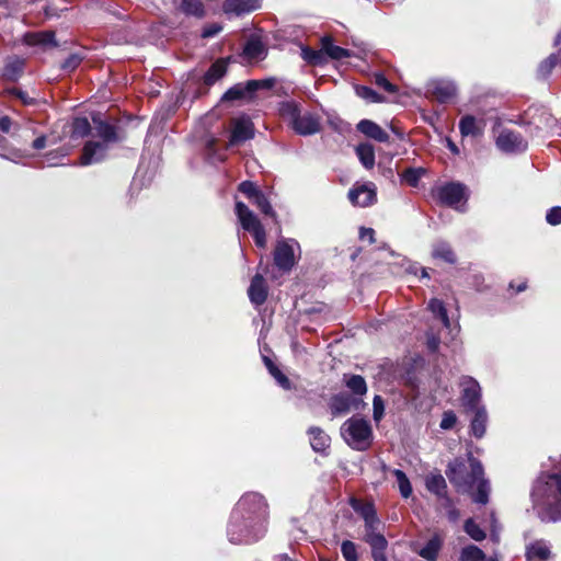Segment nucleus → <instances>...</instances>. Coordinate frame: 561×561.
<instances>
[{"mask_svg":"<svg viewBox=\"0 0 561 561\" xmlns=\"http://www.w3.org/2000/svg\"><path fill=\"white\" fill-rule=\"evenodd\" d=\"M268 505L259 493L244 494L233 508L228 524V538L234 545H250L265 536Z\"/></svg>","mask_w":561,"mask_h":561,"instance_id":"1","label":"nucleus"},{"mask_svg":"<svg viewBox=\"0 0 561 561\" xmlns=\"http://www.w3.org/2000/svg\"><path fill=\"white\" fill-rule=\"evenodd\" d=\"M445 473L457 492L469 494L474 503H489L490 482L484 477L482 462L472 451H467L466 457H456L448 463Z\"/></svg>","mask_w":561,"mask_h":561,"instance_id":"2","label":"nucleus"},{"mask_svg":"<svg viewBox=\"0 0 561 561\" xmlns=\"http://www.w3.org/2000/svg\"><path fill=\"white\" fill-rule=\"evenodd\" d=\"M94 137L101 140H89L83 145L80 156L81 165H90L105 160L111 144H117L125 140V135L119 133V128L106 121L100 115H93Z\"/></svg>","mask_w":561,"mask_h":561,"instance_id":"3","label":"nucleus"},{"mask_svg":"<svg viewBox=\"0 0 561 561\" xmlns=\"http://www.w3.org/2000/svg\"><path fill=\"white\" fill-rule=\"evenodd\" d=\"M531 499L535 506L541 507V520H561V473L548 474L545 481L538 480L533 488Z\"/></svg>","mask_w":561,"mask_h":561,"instance_id":"4","label":"nucleus"},{"mask_svg":"<svg viewBox=\"0 0 561 561\" xmlns=\"http://www.w3.org/2000/svg\"><path fill=\"white\" fill-rule=\"evenodd\" d=\"M278 113L288 127L299 136H311L321 130L320 116L312 112H302L301 104L297 101L280 102Z\"/></svg>","mask_w":561,"mask_h":561,"instance_id":"5","label":"nucleus"},{"mask_svg":"<svg viewBox=\"0 0 561 561\" xmlns=\"http://www.w3.org/2000/svg\"><path fill=\"white\" fill-rule=\"evenodd\" d=\"M341 435L354 450L366 451L373 444V428L363 417H350L341 426Z\"/></svg>","mask_w":561,"mask_h":561,"instance_id":"6","label":"nucleus"},{"mask_svg":"<svg viewBox=\"0 0 561 561\" xmlns=\"http://www.w3.org/2000/svg\"><path fill=\"white\" fill-rule=\"evenodd\" d=\"M234 211L240 221L241 227L250 232L254 239V243L257 248L266 247V232L259 220L250 208L240 201L236 202Z\"/></svg>","mask_w":561,"mask_h":561,"instance_id":"7","label":"nucleus"},{"mask_svg":"<svg viewBox=\"0 0 561 561\" xmlns=\"http://www.w3.org/2000/svg\"><path fill=\"white\" fill-rule=\"evenodd\" d=\"M434 197L438 204L456 208L469 198L468 188L460 182H448L436 188Z\"/></svg>","mask_w":561,"mask_h":561,"instance_id":"8","label":"nucleus"},{"mask_svg":"<svg viewBox=\"0 0 561 561\" xmlns=\"http://www.w3.org/2000/svg\"><path fill=\"white\" fill-rule=\"evenodd\" d=\"M273 260L279 271L284 273L291 271L296 264L293 247L285 240L277 241L273 252Z\"/></svg>","mask_w":561,"mask_h":561,"instance_id":"9","label":"nucleus"},{"mask_svg":"<svg viewBox=\"0 0 561 561\" xmlns=\"http://www.w3.org/2000/svg\"><path fill=\"white\" fill-rule=\"evenodd\" d=\"M460 401L463 409L469 412L477 409L484 408L480 405L481 400V388L478 381L469 377L463 383Z\"/></svg>","mask_w":561,"mask_h":561,"instance_id":"10","label":"nucleus"},{"mask_svg":"<svg viewBox=\"0 0 561 561\" xmlns=\"http://www.w3.org/2000/svg\"><path fill=\"white\" fill-rule=\"evenodd\" d=\"M261 7L262 0H224L221 10L228 16H241L254 12Z\"/></svg>","mask_w":561,"mask_h":561,"instance_id":"11","label":"nucleus"},{"mask_svg":"<svg viewBox=\"0 0 561 561\" xmlns=\"http://www.w3.org/2000/svg\"><path fill=\"white\" fill-rule=\"evenodd\" d=\"M228 70V62L224 58H218L210 65L208 70L203 76V84L206 89L199 88L196 91L195 98H201L203 94L208 92V88L214 85L218 80L226 76Z\"/></svg>","mask_w":561,"mask_h":561,"instance_id":"12","label":"nucleus"},{"mask_svg":"<svg viewBox=\"0 0 561 561\" xmlns=\"http://www.w3.org/2000/svg\"><path fill=\"white\" fill-rule=\"evenodd\" d=\"M25 65L26 60L20 56L7 57L1 70V79L7 82H16L24 75Z\"/></svg>","mask_w":561,"mask_h":561,"instance_id":"13","label":"nucleus"},{"mask_svg":"<svg viewBox=\"0 0 561 561\" xmlns=\"http://www.w3.org/2000/svg\"><path fill=\"white\" fill-rule=\"evenodd\" d=\"M348 199L354 206L368 207L377 202V193L375 188L362 184L348 191Z\"/></svg>","mask_w":561,"mask_h":561,"instance_id":"14","label":"nucleus"},{"mask_svg":"<svg viewBox=\"0 0 561 561\" xmlns=\"http://www.w3.org/2000/svg\"><path fill=\"white\" fill-rule=\"evenodd\" d=\"M248 296L250 301L256 307L262 306L266 301L268 296V287L263 275L255 274L252 277L248 288Z\"/></svg>","mask_w":561,"mask_h":561,"instance_id":"15","label":"nucleus"},{"mask_svg":"<svg viewBox=\"0 0 561 561\" xmlns=\"http://www.w3.org/2000/svg\"><path fill=\"white\" fill-rule=\"evenodd\" d=\"M497 147L505 152L519 150L524 145L523 136L514 130L504 129L496 139Z\"/></svg>","mask_w":561,"mask_h":561,"instance_id":"16","label":"nucleus"},{"mask_svg":"<svg viewBox=\"0 0 561 561\" xmlns=\"http://www.w3.org/2000/svg\"><path fill=\"white\" fill-rule=\"evenodd\" d=\"M357 400L353 399L348 393L341 392L333 394L329 401V409L333 417L346 414L351 411L352 405L356 404Z\"/></svg>","mask_w":561,"mask_h":561,"instance_id":"17","label":"nucleus"},{"mask_svg":"<svg viewBox=\"0 0 561 561\" xmlns=\"http://www.w3.org/2000/svg\"><path fill=\"white\" fill-rule=\"evenodd\" d=\"M432 257L455 265L458 261L453 245L445 240H438L432 245Z\"/></svg>","mask_w":561,"mask_h":561,"instance_id":"18","label":"nucleus"},{"mask_svg":"<svg viewBox=\"0 0 561 561\" xmlns=\"http://www.w3.org/2000/svg\"><path fill=\"white\" fill-rule=\"evenodd\" d=\"M431 95L439 103H447L457 95V88L451 82L437 81L428 90Z\"/></svg>","mask_w":561,"mask_h":561,"instance_id":"19","label":"nucleus"},{"mask_svg":"<svg viewBox=\"0 0 561 561\" xmlns=\"http://www.w3.org/2000/svg\"><path fill=\"white\" fill-rule=\"evenodd\" d=\"M357 130L368 138L379 142H388L389 135L377 123L370 119H362L356 126Z\"/></svg>","mask_w":561,"mask_h":561,"instance_id":"20","label":"nucleus"},{"mask_svg":"<svg viewBox=\"0 0 561 561\" xmlns=\"http://www.w3.org/2000/svg\"><path fill=\"white\" fill-rule=\"evenodd\" d=\"M245 88H248V81L239 82L230 87L220 98V103H230L236 101H253L254 99L252 96L251 91H249Z\"/></svg>","mask_w":561,"mask_h":561,"instance_id":"21","label":"nucleus"},{"mask_svg":"<svg viewBox=\"0 0 561 561\" xmlns=\"http://www.w3.org/2000/svg\"><path fill=\"white\" fill-rule=\"evenodd\" d=\"M24 43L28 46H58L54 31L28 32L24 35Z\"/></svg>","mask_w":561,"mask_h":561,"instance_id":"22","label":"nucleus"},{"mask_svg":"<svg viewBox=\"0 0 561 561\" xmlns=\"http://www.w3.org/2000/svg\"><path fill=\"white\" fill-rule=\"evenodd\" d=\"M308 435L310 445L316 453L324 454L330 448L331 438L321 427H309Z\"/></svg>","mask_w":561,"mask_h":561,"instance_id":"23","label":"nucleus"},{"mask_svg":"<svg viewBox=\"0 0 561 561\" xmlns=\"http://www.w3.org/2000/svg\"><path fill=\"white\" fill-rule=\"evenodd\" d=\"M180 12L187 16L203 19L206 15L205 4L202 0H174Z\"/></svg>","mask_w":561,"mask_h":561,"instance_id":"24","label":"nucleus"},{"mask_svg":"<svg viewBox=\"0 0 561 561\" xmlns=\"http://www.w3.org/2000/svg\"><path fill=\"white\" fill-rule=\"evenodd\" d=\"M558 65H561V49L540 61L536 69V78L542 81L547 80Z\"/></svg>","mask_w":561,"mask_h":561,"instance_id":"25","label":"nucleus"},{"mask_svg":"<svg viewBox=\"0 0 561 561\" xmlns=\"http://www.w3.org/2000/svg\"><path fill=\"white\" fill-rule=\"evenodd\" d=\"M473 417L470 422V433L478 439L482 438L486 431L488 413L485 408L471 411Z\"/></svg>","mask_w":561,"mask_h":561,"instance_id":"26","label":"nucleus"},{"mask_svg":"<svg viewBox=\"0 0 561 561\" xmlns=\"http://www.w3.org/2000/svg\"><path fill=\"white\" fill-rule=\"evenodd\" d=\"M321 46L323 48L324 56L333 60H342L351 57V51L346 48L333 44L331 36H324L321 39Z\"/></svg>","mask_w":561,"mask_h":561,"instance_id":"27","label":"nucleus"},{"mask_svg":"<svg viewBox=\"0 0 561 561\" xmlns=\"http://www.w3.org/2000/svg\"><path fill=\"white\" fill-rule=\"evenodd\" d=\"M253 124L250 121H238L231 131L230 142H243L253 138Z\"/></svg>","mask_w":561,"mask_h":561,"instance_id":"28","label":"nucleus"},{"mask_svg":"<svg viewBox=\"0 0 561 561\" xmlns=\"http://www.w3.org/2000/svg\"><path fill=\"white\" fill-rule=\"evenodd\" d=\"M263 362L271 376H273V378L283 389H293V382L290 381V379L278 368V366L268 356H263Z\"/></svg>","mask_w":561,"mask_h":561,"instance_id":"29","label":"nucleus"},{"mask_svg":"<svg viewBox=\"0 0 561 561\" xmlns=\"http://www.w3.org/2000/svg\"><path fill=\"white\" fill-rule=\"evenodd\" d=\"M442 546L443 540L438 535H434L419 551V556L427 561H436Z\"/></svg>","mask_w":561,"mask_h":561,"instance_id":"30","label":"nucleus"},{"mask_svg":"<svg viewBox=\"0 0 561 561\" xmlns=\"http://www.w3.org/2000/svg\"><path fill=\"white\" fill-rule=\"evenodd\" d=\"M425 485L431 493L437 495L438 497L447 496V483L440 473L427 477L425 480Z\"/></svg>","mask_w":561,"mask_h":561,"instance_id":"31","label":"nucleus"},{"mask_svg":"<svg viewBox=\"0 0 561 561\" xmlns=\"http://www.w3.org/2000/svg\"><path fill=\"white\" fill-rule=\"evenodd\" d=\"M355 151L363 167L367 170H371L375 165L374 146L368 142L359 144Z\"/></svg>","mask_w":561,"mask_h":561,"instance_id":"32","label":"nucleus"},{"mask_svg":"<svg viewBox=\"0 0 561 561\" xmlns=\"http://www.w3.org/2000/svg\"><path fill=\"white\" fill-rule=\"evenodd\" d=\"M92 127L84 116H77L71 122L70 137L72 139L84 138L91 134Z\"/></svg>","mask_w":561,"mask_h":561,"instance_id":"33","label":"nucleus"},{"mask_svg":"<svg viewBox=\"0 0 561 561\" xmlns=\"http://www.w3.org/2000/svg\"><path fill=\"white\" fill-rule=\"evenodd\" d=\"M525 556L527 561H531L534 559L546 561L551 557V551L542 541H535L527 547Z\"/></svg>","mask_w":561,"mask_h":561,"instance_id":"34","label":"nucleus"},{"mask_svg":"<svg viewBox=\"0 0 561 561\" xmlns=\"http://www.w3.org/2000/svg\"><path fill=\"white\" fill-rule=\"evenodd\" d=\"M302 59L310 66L318 67L327 64V57L324 56L323 48L317 50L309 46L301 48Z\"/></svg>","mask_w":561,"mask_h":561,"instance_id":"35","label":"nucleus"},{"mask_svg":"<svg viewBox=\"0 0 561 561\" xmlns=\"http://www.w3.org/2000/svg\"><path fill=\"white\" fill-rule=\"evenodd\" d=\"M364 540L370 546L371 554L386 552L387 550L388 541L386 537L380 533L369 531V534H365Z\"/></svg>","mask_w":561,"mask_h":561,"instance_id":"36","label":"nucleus"},{"mask_svg":"<svg viewBox=\"0 0 561 561\" xmlns=\"http://www.w3.org/2000/svg\"><path fill=\"white\" fill-rule=\"evenodd\" d=\"M346 387L356 396H363L367 392V383L363 376L351 375L344 376Z\"/></svg>","mask_w":561,"mask_h":561,"instance_id":"37","label":"nucleus"},{"mask_svg":"<svg viewBox=\"0 0 561 561\" xmlns=\"http://www.w3.org/2000/svg\"><path fill=\"white\" fill-rule=\"evenodd\" d=\"M459 130L462 136H478L481 129L477 126V119L472 115H465L459 121Z\"/></svg>","mask_w":561,"mask_h":561,"instance_id":"38","label":"nucleus"},{"mask_svg":"<svg viewBox=\"0 0 561 561\" xmlns=\"http://www.w3.org/2000/svg\"><path fill=\"white\" fill-rule=\"evenodd\" d=\"M428 309L437 319L444 323L445 327H449V318L443 300L438 298H432L428 302Z\"/></svg>","mask_w":561,"mask_h":561,"instance_id":"39","label":"nucleus"},{"mask_svg":"<svg viewBox=\"0 0 561 561\" xmlns=\"http://www.w3.org/2000/svg\"><path fill=\"white\" fill-rule=\"evenodd\" d=\"M356 95L364 99L369 103H382L385 101V96L379 94L377 91L367 85H355Z\"/></svg>","mask_w":561,"mask_h":561,"instance_id":"40","label":"nucleus"},{"mask_svg":"<svg viewBox=\"0 0 561 561\" xmlns=\"http://www.w3.org/2000/svg\"><path fill=\"white\" fill-rule=\"evenodd\" d=\"M392 474L396 477L400 494L403 499L412 495L413 489L407 474L400 469H393Z\"/></svg>","mask_w":561,"mask_h":561,"instance_id":"41","label":"nucleus"},{"mask_svg":"<svg viewBox=\"0 0 561 561\" xmlns=\"http://www.w3.org/2000/svg\"><path fill=\"white\" fill-rule=\"evenodd\" d=\"M352 507L360 514L364 522L374 519L377 516V512L373 503L362 504L358 500L353 499L351 501Z\"/></svg>","mask_w":561,"mask_h":561,"instance_id":"42","label":"nucleus"},{"mask_svg":"<svg viewBox=\"0 0 561 561\" xmlns=\"http://www.w3.org/2000/svg\"><path fill=\"white\" fill-rule=\"evenodd\" d=\"M251 203L254 206H256L261 210V213L264 214L265 216H270L273 218L276 217V213L274 211L268 198L262 191H260L259 194L256 196H254V198L251 201Z\"/></svg>","mask_w":561,"mask_h":561,"instance_id":"43","label":"nucleus"},{"mask_svg":"<svg viewBox=\"0 0 561 561\" xmlns=\"http://www.w3.org/2000/svg\"><path fill=\"white\" fill-rule=\"evenodd\" d=\"M485 553L474 545L462 548L459 561H483Z\"/></svg>","mask_w":561,"mask_h":561,"instance_id":"44","label":"nucleus"},{"mask_svg":"<svg viewBox=\"0 0 561 561\" xmlns=\"http://www.w3.org/2000/svg\"><path fill=\"white\" fill-rule=\"evenodd\" d=\"M463 529L466 534L476 541H482L486 537L485 531L474 522L473 518H468L465 522Z\"/></svg>","mask_w":561,"mask_h":561,"instance_id":"45","label":"nucleus"},{"mask_svg":"<svg viewBox=\"0 0 561 561\" xmlns=\"http://www.w3.org/2000/svg\"><path fill=\"white\" fill-rule=\"evenodd\" d=\"M276 83L275 78H266L262 80H248V90L251 91L253 99L259 90H271Z\"/></svg>","mask_w":561,"mask_h":561,"instance_id":"46","label":"nucleus"},{"mask_svg":"<svg viewBox=\"0 0 561 561\" xmlns=\"http://www.w3.org/2000/svg\"><path fill=\"white\" fill-rule=\"evenodd\" d=\"M424 174L423 168H407L402 174L401 179L407 182L410 186L416 187L419 185L421 176Z\"/></svg>","mask_w":561,"mask_h":561,"instance_id":"47","label":"nucleus"},{"mask_svg":"<svg viewBox=\"0 0 561 561\" xmlns=\"http://www.w3.org/2000/svg\"><path fill=\"white\" fill-rule=\"evenodd\" d=\"M238 191L242 193L251 202L261 190L254 182L245 180L239 183Z\"/></svg>","mask_w":561,"mask_h":561,"instance_id":"48","label":"nucleus"},{"mask_svg":"<svg viewBox=\"0 0 561 561\" xmlns=\"http://www.w3.org/2000/svg\"><path fill=\"white\" fill-rule=\"evenodd\" d=\"M243 51L250 58H257L263 54L264 46L261 41L251 39L247 42Z\"/></svg>","mask_w":561,"mask_h":561,"instance_id":"49","label":"nucleus"},{"mask_svg":"<svg viewBox=\"0 0 561 561\" xmlns=\"http://www.w3.org/2000/svg\"><path fill=\"white\" fill-rule=\"evenodd\" d=\"M4 93L18 98L22 102L23 105L28 106V105L36 104V100L34 98L28 96V94L25 91L16 88V87L7 88L4 90Z\"/></svg>","mask_w":561,"mask_h":561,"instance_id":"50","label":"nucleus"},{"mask_svg":"<svg viewBox=\"0 0 561 561\" xmlns=\"http://www.w3.org/2000/svg\"><path fill=\"white\" fill-rule=\"evenodd\" d=\"M341 552L345 561H358L356 545L351 540H344L341 545Z\"/></svg>","mask_w":561,"mask_h":561,"instance_id":"51","label":"nucleus"},{"mask_svg":"<svg viewBox=\"0 0 561 561\" xmlns=\"http://www.w3.org/2000/svg\"><path fill=\"white\" fill-rule=\"evenodd\" d=\"M83 58L79 54H70L60 65V69L66 72H72L75 71L80 64L82 62Z\"/></svg>","mask_w":561,"mask_h":561,"instance_id":"52","label":"nucleus"},{"mask_svg":"<svg viewBox=\"0 0 561 561\" xmlns=\"http://www.w3.org/2000/svg\"><path fill=\"white\" fill-rule=\"evenodd\" d=\"M375 83L389 93H396L398 91V87L391 83L383 73L379 72L375 75Z\"/></svg>","mask_w":561,"mask_h":561,"instance_id":"53","label":"nucleus"},{"mask_svg":"<svg viewBox=\"0 0 561 561\" xmlns=\"http://www.w3.org/2000/svg\"><path fill=\"white\" fill-rule=\"evenodd\" d=\"M385 403L380 396L376 394L373 400V416L375 421H380L383 416Z\"/></svg>","mask_w":561,"mask_h":561,"instance_id":"54","label":"nucleus"},{"mask_svg":"<svg viewBox=\"0 0 561 561\" xmlns=\"http://www.w3.org/2000/svg\"><path fill=\"white\" fill-rule=\"evenodd\" d=\"M457 423V416L454 411L448 410L443 413L440 421V428L443 430H451Z\"/></svg>","mask_w":561,"mask_h":561,"instance_id":"55","label":"nucleus"},{"mask_svg":"<svg viewBox=\"0 0 561 561\" xmlns=\"http://www.w3.org/2000/svg\"><path fill=\"white\" fill-rule=\"evenodd\" d=\"M546 220L551 226H557L561 224V207L554 206L550 208L546 215Z\"/></svg>","mask_w":561,"mask_h":561,"instance_id":"56","label":"nucleus"},{"mask_svg":"<svg viewBox=\"0 0 561 561\" xmlns=\"http://www.w3.org/2000/svg\"><path fill=\"white\" fill-rule=\"evenodd\" d=\"M222 26L218 23L207 24L203 27L201 36L203 38H209L216 36L219 32H221Z\"/></svg>","mask_w":561,"mask_h":561,"instance_id":"57","label":"nucleus"},{"mask_svg":"<svg viewBox=\"0 0 561 561\" xmlns=\"http://www.w3.org/2000/svg\"><path fill=\"white\" fill-rule=\"evenodd\" d=\"M359 238L362 240L367 239L369 244H373V243L376 242L375 230L373 228L362 227L360 230H359Z\"/></svg>","mask_w":561,"mask_h":561,"instance_id":"58","label":"nucleus"},{"mask_svg":"<svg viewBox=\"0 0 561 561\" xmlns=\"http://www.w3.org/2000/svg\"><path fill=\"white\" fill-rule=\"evenodd\" d=\"M13 122L11 117L4 115L0 117V130L4 134H9Z\"/></svg>","mask_w":561,"mask_h":561,"instance_id":"59","label":"nucleus"},{"mask_svg":"<svg viewBox=\"0 0 561 561\" xmlns=\"http://www.w3.org/2000/svg\"><path fill=\"white\" fill-rule=\"evenodd\" d=\"M47 145V137L45 135H41L37 138H35L32 142V148L35 150H42Z\"/></svg>","mask_w":561,"mask_h":561,"instance_id":"60","label":"nucleus"},{"mask_svg":"<svg viewBox=\"0 0 561 561\" xmlns=\"http://www.w3.org/2000/svg\"><path fill=\"white\" fill-rule=\"evenodd\" d=\"M439 339L436 337V336H430L426 341V346H427V350L431 352V353H435L438 351V347H439Z\"/></svg>","mask_w":561,"mask_h":561,"instance_id":"61","label":"nucleus"},{"mask_svg":"<svg viewBox=\"0 0 561 561\" xmlns=\"http://www.w3.org/2000/svg\"><path fill=\"white\" fill-rule=\"evenodd\" d=\"M380 520L378 516H375L374 519L365 522V534H369V531H376Z\"/></svg>","mask_w":561,"mask_h":561,"instance_id":"62","label":"nucleus"},{"mask_svg":"<svg viewBox=\"0 0 561 561\" xmlns=\"http://www.w3.org/2000/svg\"><path fill=\"white\" fill-rule=\"evenodd\" d=\"M404 383L412 388V389H416L417 388V380L414 376L411 375V371H408L407 373V377H405V380H404Z\"/></svg>","mask_w":561,"mask_h":561,"instance_id":"63","label":"nucleus"},{"mask_svg":"<svg viewBox=\"0 0 561 561\" xmlns=\"http://www.w3.org/2000/svg\"><path fill=\"white\" fill-rule=\"evenodd\" d=\"M510 288L511 289H514L516 293H522L524 290H526L527 288V280H523L518 284H515L514 282H511L510 283Z\"/></svg>","mask_w":561,"mask_h":561,"instance_id":"64","label":"nucleus"}]
</instances>
